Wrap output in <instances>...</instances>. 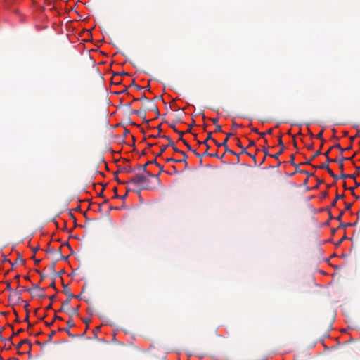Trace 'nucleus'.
I'll use <instances>...</instances> for the list:
<instances>
[{
	"mask_svg": "<svg viewBox=\"0 0 360 360\" xmlns=\"http://www.w3.org/2000/svg\"><path fill=\"white\" fill-rule=\"evenodd\" d=\"M26 290L25 289H22V290H18V288H16L15 290H14L13 291V294H11L10 296H9V299L12 297H17V300H21V297H20V295H22V293ZM28 292H31V289H27V290Z\"/></svg>",
	"mask_w": 360,
	"mask_h": 360,
	"instance_id": "obj_11",
	"label": "nucleus"
},
{
	"mask_svg": "<svg viewBox=\"0 0 360 360\" xmlns=\"http://www.w3.org/2000/svg\"><path fill=\"white\" fill-rule=\"evenodd\" d=\"M23 329L22 328H20L19 329L16 333H13V335L15 336V335H18V334H20V333L23 332Z\"/></svg>",
	"mask_w": 360,
	"mask_h": 360,
	"instance_id": "obj_50",
	"label": "nucleus"
},
{
	"mask_svg": "<svg viewBox=\"0 0 360 360\" xmlns=\"http://www.w3.org/2000/svg\"><path fill=\"white\" fill-rule=\"evenodd\" d=\"M151 164H155L157 166H160V164L158 163L156 159H154L151 161L146 162V164H144V165H138L137 168L142 170L143 172H147V166H148L149 165H151Z\"/></svg>",
	"mask_w": 360,
	"mask_h": 360,
	"instance_id": "obj_10",
	"label": "nucleus"
},
{
	"mask_svg": "<svg viewBox=\"0 0 360 360\" xmlns=\"http://www.w3.org/2000/svg\"><path fill=\"white\" fill-rule=\"evenodd\" d=\"M343 214H344V211L340 212V214L337 217H335V219L338 221H341Z\"/></svg>",
	"mask_w": 360,
	"mask_h": 360,
	"instance_id": "obj_44",
	"label": "nucleus"
},
{
	"mask_svg": "<svg viewBox=\"0 0 360 360\" xmlns=\"http://www.w3.org/2000/svg\"><path fill=\"white\" fill-rule=\"evenodd\" d=\"M323 180L317 179V184H316V186H315V188H318V187H319V186L320 184H323Z\"/></svg>",
	"mask_w": 360,
	"mask_h": 360,
	"instance_id": "obj_46",
	"label": "nucleus"
},
{
	"mask_svg": "<svg viewBox=\"0 0 360 360\" xmlns=\"http://www.w3.org/2000/svg\"><path fill=\"white\" fill-rule=\"evenodd\" d=\"M356 224V222H355L354 224H352V223H347V224L340 223V224L338 228H340V227L345 228L347 226H354Z\"/></svg>",
	"mask_w": 360,
	"mask_h": 360,
	"instance_id": "obj_32",
	"label": "nucleus"
},
{
	"mask_svg": "<svg viewBox=\"0 0 360 360\" xmlns=\"http://www.w3.org/2000/svg\"><path fill=\"white\" fill-rule=\"evenodd\" d=\"M328 163L329 162H327V163H322L319 166H314V167L319 168L321 169H326L327 171H328L329 169H330L329 167Z\"/></svg>",
	"mask_w": 360,
	"mask_h": 360,
	"instance_id": "obj_21",
	"label": "nucleus"
},
{
	"mask_svg": "<svg viewBox=\"0 0 360 360\" xmlns=\"http://www.w3.org/2000/svg\"><path fill=\"white\" fill-rule=\"evenodd\" d=\"M115 180H116V181H117V182L118 184H127V181H126V182L121 181L118 179V177H117H117H115Z\"/></svg>",
	"mask_w": 360,
	"mask_h": 360,
	"instance_id": "obj_52",
	"label": "nucleus"
},
{
	"mask_svg": "<svg viewBox=\"0 0 360 360\" xmlns=\"http://www.w3.org/2000/svg\"><path fill=\"white\" fill-rule=\"evenodd\" d=\"M148 182L149 179L148 176L141 174H136L133 177L127 181V184H131L136 186L142 185V187L139 190V193L141 190L149 188V186L146 185Z\"/></svg>",
	"mask_w": 360,
	"mask_h": 360,
	"instance_id": "obj_1",
	"label": "nucleus"
},
{
	"mask_svg": "<svg viewBox=\"0 0 360 360\" xmlns=\"http://www.w3.org/2000/svg\"><path fill=\"white\" fill-rule=\"evenodd\" d=\"M307 148L309 150H312L314 147H313V143H311V144H309L307 146Z\"/></svg>",
	"mask_w": 360,
	"mask_h": 360,
	"instance_id": "obj_55",
	"label": "nucleus"
},
{
	"mask_svg": "<svg viewBox=\"0 0 360 360\" xmlns=\"http://www.w3.org/2000/svg\"><path fill=\"white\" fill-rule=\"evenodd\" d=\"M211 120L214 125H217L218 118H212Z\"/></svg>",
	"mask_w": 360,
	"mask_h": 360,
	"instance_id": "obj_54",
	"label": "nucleus"
},
{
	"mask_svg": "<svg viewBox=\"0 0 360 360\" xmlns=\"http://www.w3.org/2000/svg\"><path fill=\"white\" fill-rule=\"evenodd\" d=\"M193 125H195V120H193L192 124L189 125V128H188V129L187 130V132H190V131H191V128H192V127H193Z\"/></svg>",
	"mask_w": 360,
	"mask_h": 360,
	"instance_id": "obj_53",
	"label": "nucleus"
},
{
	"mask_svg": "<svg viewBox=\"0 0 360 360\" xmlns=\"http://www.w3.org/2000/svg\"><path fill=\"white\" fill-rule=\"evenodd\" d=\"M330 152V149H328L326 152H325L323 153V155L326 158L327 162H338L339 168H340V171L342 172V173H343V170H344L343 162L345 160H352L353 158V156L351 158H344L342 156L340 159H338V158L331 159L328 156V154Z\"/></svg>",
	"mask_w": 360,
	"mask_h": 360,
	"instance_id": "obj_3",
	"label": "nucleus"
},
{
	"mask_svg": "<svg viewBox=\"0 0 360 360\" xmlns=\"http://www.w3.org/2000/svg\"><path fill=\"white\" fill-rule=\"evenodd\" d=\"M113 191L115 192V195H114V198H120V195L117 194V188L116 187H115L113 188Z\"/></svg>",
	"mask_w": 360,
	"mask_h": 360,
	"instance_id": "obj_45",
	"label": "nucleus"
},
{
	"mask_svg": "<svg viewBox=\"0 0 360 360\" xmlns=\"http://www.w3.org/2000/svg\"><path fill=\"white\" fill-rule=\"evenodd\" d=\"M32 296L34 297L41 298V299H44L46 297V295L44 294V292H39L37 290H36L33 294H32Z\"/></svg>",
	"mask_w": 360,
	"mask_h": 360,
	"instance_id": "obj_19",
	"label": "nucleus"
},
{
	"mask_svg": "<svg viewBox=\"0 0 360 360\" xmlns=\"http://www.w3.org/2000/svg\"><path fill=\"white\" fill-rule=\"evenodd\" d=\"M6 290H8V291H9V292H11V294H13V291L14 290H12V288H11V283H10V281H7L6 282Z\"/></svg>",
	"mask_w": 360,
	"mask_h": 360,
	"instance_id": "obj_34",
	"label": "nucleus"
},
{
	"mask_svg": "<svg viewBox=\"0 0 360 360\" xmlns=\"http://www.w3.org/2000/svg\"><path fill=\"white\" fill-rule=\"evenodd\" d=\"M162 139H167V140L168 141V144L167 145V147H168V146H171V147H172V148H173V149H174V148H176V147L174 146V143L173 141H172V140L169 136H166V135H163V136H162Z\"/></svg>",
	"mask_w": 360,
	"mask_h": 360,
	"instance_id": "obj_20",
	"label": "nucleus"
},
{
	"mask_svg": "<svg viewBox=\"0 0 360 360\" xmlns=\"http://www.w3.org/2000/svg\"><path fill=\"white\" fill-rule=\"evenodd\" d=\"M32 259L34 260L35 264H38L41 262L40 259H37L34 255L32 257Z\"/></svg>",
	"mask_w": 360,
	"mask_h": 360,
	"instance_id": "obj_48",
	"label": "nucleus"
},
{
	"mask_svg": "<svg viewBox=\"0 0 360 360\" xmlns=\"http://www.w3.org/2000/svg\"><path fill=\"white\" fill-rule=\"evenodd\" d=\"M56 297V295H53L50 296L49 299H50V300L52 302H53L55 300Z\"/></svg>",
	"mask_w": 360,
	"mask_h": 360,
	"instance_id": "obj_59",
	"label": "nucleus"
},
{
	"mask_svg": "<svg viewBox=\"0 0 360 360\" xmlns=\"http://www.w3.org/2000/svg\"><path fill=\"white\" fill-rule=\"evenodd\" d=\"M75 326V323L73 322V321L72 319H69L68 321H67V328H59V330H62V331H65L67 333V334L71 337V338H75L76 337L77 335H73L72 333H70V328H72Z\"/></svg>",
	"mask_w": 360,
	"mask_h": 360,
	"instance_id": "obj_8",
	"label": "nucleus"
},
{
	"mask_svg": "<svg viewBox=\"0 0 360 360\" xmlns=\"http://www.w3.org/2000/svg\"><path fill=\"white\" fill-rule=\"evenodd\" d=\"M146 100H148L145 94H143L141 98H135L133 99V101H144V103H146Z\"/></svg>",
	"mask_w": 360,
	"mask_h": 360,
	"instance_id": "obj_26",
	"label": "nucleus"
},
{
	"mask_svg": "<svg viewBox=\"0 0 360 360\" xmlns=\"http://www.w3.org/2000/svg\"><path fill=\"white\" fill-rule=\"evenodd\" d=\"M208 140H212L214 142V141H215V140L212 138V132H209V133L207 134V139H206L205 141H202V143H203V145H205V146H206V150H207V152H208V150H209V148H210V146H209V145H208V143H207Z\"/></svg>",
	"mask_w": 360,
	"mask_h": 360,
	"instance_id": "obj_16",
	"label": "nucleus"
},
{
	"mask_svg": "<svg viewBox=\"0 0 360 360\" xmlns=\"http://www.w3.org/2000/svg\"><path fill=\"white\" fill-rule=\"evenodd\" d=\"M352 204L350 202H345V210H349L352 207Z\"/></svg>",
	"mask_w": 360,
	"mask_h": 360,
	"instance_id": "obj_40",
	"label": "nucleus"
},
{
	"mask_svg": "<svg viewBox=\"0 0 360 360\" xmlns=\"http://www.w3.org/2000/svg\"><path fill=\"white\" fill-rule=\"evenodd\" d=\"M39 248L38 247L33 248H32V252H34V254H35L39 250Z\"/></svg>",
	"mask_w": 360,
	"mask_h": 360,
	"instance_id": "obj_64",
	"label": "nucleus"
},
{
	"mask_svg": "<svg viewBox=\"0 0 360 360\" xmlns=\"http://www.w3.org/2000/svg\"><path fill=\"white\" fill-rule=\"evenodd\" d=\"M273 131V129H269L266 132H261L259 135L261 137L264 138L266 134H271Z\"/></svg>",
	"mask_w": 360,
	"mask_h": 360,
	"instance_id": "obj_30",
	"label": "nucleus"
},
{
	"mask_svg": "<svg viewBox=\"0 0 360 360\" xmlns=\"http://www.w3.org/2000/svg\"><path fill=\"white\" fill-rule=\"evenodd\" d=\"M328 172L335 180H338L340 178L338 175L335 174L331 169H329Z\"/></svg>",
	"mask_w": 360,
	"mask_h": 360,
	"instance_id": "obj_33",
	"label": "nucleus"
},
{
	"mask_svg": "<svg viewBox=\"0 0 360 360\" xmlns=\"http://www.w3.org/2000/svg\"><path fill=\"white\" fill-rule=\"evenodd\" d=\"M49 287L51 288H56V284H55L54 278H53V281H52L51 283L49 285Z\"/></svg>",
	"mask_w": 360,
	"mask_h": 360,
	"instance_id": "obj_49",
	"label": "nucleus"
},
{
	"mask_svg": "<svg viewBox=\"0 0 360 360\" xmlns=\"http://www.w3.org/2000/svg\"><path fill=\"white\" fill-rule=\"evenodd\" d=\"M255 141H252V140H250L248 146H249V147H250V146H255Z\"/></svg>",
	"mask_w": 360,
	"mask_h": 360,
	"instance_id": "obj_58",
	"label": "nucleus"
},
{
	"mask_svg": "<svg viewBox=\"0 0 360 360\" xmlns=\"http://www.w3.org/2000/svg\"><path fill=\"white\" fill-rule=\"evenodd\" d=\"M32 289L34 290L35 291L37 290L39 292H45V288H40L38 284H32Z\"/></svg>",
	"mask_w": 360,
	"mask_h": 360,
	"instance_id": "obj_24",
	"label": "nucleus"
},
{
	"mask_svg": "<svg viewBox=\"0 0 360 360\" xmlns=\"http://www.w3.org/2000/svg\"><path fill=\"white\" fill-rule=\"evenodd\" d=\"M334 148L339 149L341 151V153H343L345 150V149L342 148L339 143L334 145L333 146L330 147L329 149H330V150H331Z\"/></svg>",
	"mask_w": 360,
	"mask_h": 360,
	"instance_id": "obj_31",
	"label": "nucleus"
},
{
	"mask_svg": "<svg viewBox=\"0 0 360 360\" xmlns=\"http://www.w3.org/2000/svg\"><path fill=\"white\" fill-rule=\"evenodd\" d=\"M233 135V134L232 133H227L226 137L222 143H218L217 141H214V143H215L216 146L218 147H221V146L224 147L225 148V153H229L232 155H236V153L234 151H233L232 150L229 148V146L227 145L229 139L230 137H231Z\"/></svg>",
	"mask_w": 360,
	"mask_h": 360,
	"instance_id": "obj_7",
	"label": "nucleus"
},
{
	"mask_svg": "<svg viewBox=\"0 0 360 360\" xmlns=\"http://www.w3.org/2000/svg\"><path fill=\"white\" fill-rule=\"evenodd\" d=\"M323 131L321 130L319 134H317L316 135V138L318 139H320L321 141H323Z\"/></svg>",
	"mask_w": 360,
	"mask_h": 360,
	"instance_id": "obj_35",
	"label": "nucleus"
},
{
	"mask_svg": "<svg viewBox=\"0 0 360 360\" xmlns=\"http://www.w3.org/2000/svg\"><path fill=\"white\" fill-rule=\"evenodd\" d=\"M146 174V176H148V178L149 179V177H154L155 175L153 174L150 172L148 171L147 172H144Z\"/></svg>",
	"mask_w": 360,
	"mask_h": 360,
	"instance_id": "obj_43",
	"label": "nucleus"
},
{
	"mask_svg": "<svg viewBox=\"0 0 360 360\" xmlns=\"http://www.w3.org/2000/svg\"><path fill=\"white\" fill-rule=\"evenodd\" d=\"M300 173L307 174L308 176V177L312 176L314 175V174L309 173L307 170H302V171H300Z\"/></svg>",
	"mask_w": 360,
	"mask_h": 360,
	"instance_id": "obj_38",
	"label": "nucleus"
},
{
	"mask_svg": "<svg viewBox=\"0 0 360 360\" xmlns=\"http://www.w3.org/2000/svg\"><path fill=\"white\" fill-rule=\"evenodd\" d=\"M70 301H71V300L66 299V300H65L62 303L61 307L60 308L58 311L59 312H66L67 309L69 308V305H70Z\"/></svg>",
	"mask_w": 360,
	"mask_h": 360,
	"instance_id": "obj_13",
	"label": "nucleus"
},
{
	"mask_svg": "<svg viewBox=\"0 0 360 360\" xmlns=\"http://www.w3.org/2000/svg\"><path fill=\"white\" fill-rule=\"evenodd\" d=\"M58 257L60 259H67V257H64L63 255H62V252H61V249L59 248L58 250Z\"/></svg>",
	"mask_w": 360,
	"mask_h": 360,
	"instance_id": "obj_36",
	"label": "nucleus"
},
{
	"mask_svg": "<svg viewBox=\"0 0 360 360\" xmlns=\"http://www.w3.org/2000/svg\"><path fill=\"white\" fill-rule=\"evenodd\" d=\"M30 342L27 339L22 340L17 345L16 349H20L24 344H30Z\"/></svg>",
	"mask_w": 360,
	"mask_h": 360,
	"instance_id": "obj_22",
	"label": "nucleus"
},
{
	"mask_svg": "<svg viewBox=\"0 0 360 360\" xmlns=\"http://www.w3.org/2000/svg\"><path fill=\"white\" fill-rule=\"evenodd\" d=\"M295 167V172H300L302 169L299 168V165L295 164V165H293Z\"/></svg>",
	"mask_w": 360,
	"mask_h": 360,
	"instance_id": "obj_51",
	"label": "nucleus"
},
{
	"mask_svg": "<svg viewBox=\"0 0 360 360\" xmlns=\"http://www.w3.org/2000/svg\"><path fill=\"white\" fill-rule=\"evenodd\" d=\"M295 155L294 154H292L290 155V163L291 165H295Z\"/></svg>",
	"mask_w": 360,
	"mask_h": 360,
	"instance_id": "obj_37",
	"label": "nucleus"
},
{
	"mask_svg": "<svg viewBox=\"0 0 360 360\" xmlns=\"http://www.w3.org/2000/svg\"><path fill=\"white\" fill-rule=\"evenodd\" d=\"M321 154V148H319L318 150H316L315 152V153H312V156L311 157V158L309 160L306 161L305 162L301 163V165H311V160H313L314 158H316Z\"/></svg>",
	"mask_w": 360,
	"mask_h": 360,
	"instance_id": "obj_14",
	"label": "nucleus"
},
{
	"mask_svg": "<svg viewBox=\"0 0 360 360\" xmlns=\"http://www.w3.org/2000/svg\"><path fill=\"white\" fill-rule=\"evenodd\" d=\"M248 155H250L251 157V158H252L255 161V164L256 165V155H251L250 153L248 154Z\"/></svg>",
	"mask_w": 360,
	"mask_h": 360,
	"instance_id": "obj_57",
	"label": "nucleus"
},
{
	"mask_svg": "<svg viewBox=\"0 0 360 360\" xmlns=\"http://www.w3.org/2000/svg\"><path fill=\"white\" fill-rule=\"evenodd\" d=\"M278 146L281 147V149L280 150L274 154V155H270V156H271L272 158H275V159H278L279 156L283 153V152L284 151L285 148V146L283 142V140H282V136H280L278 137ZM263 151L264 153V156H266V155H269V151H268V149L266 148H264L263 149Z\"/></svg>",
	"mask_w": 360,
	"mask_h": 360,
	"instance_id": "obj_5",
	"label": "nucleus"
},
{
	"mask_svg": "<svg viewBox=\"0 0 360 360\" xmlns=\"http://www.w3.org/2000/svg\"><path fill=\"white\" fill-rule=\"evenodd\" d=\"M127 196V193H125V194H124V195H120V198H120L121 200H125V199H126Z\"/></svg>",
	"mask_w": 360,
	"mask_h": 360,
	"instance_id": "obj_60",
	"label": "nucleus"
},
{
	"mask_svg": "<svg viewBox=\"0 0 360 360\" xmlns=\"http://www.w3.org/2000/svg\"><path fill=\"white\" fill-rule=\"evenodd\" d=\"M347 239V236L345 235L336 244V245H340L343 240Z\"/></svg>",
	"mask_w": 360,
	"mask_h": 360,
	"instance_id": "obj_42",
	"label": "nucleus"
},
{
	"mask_svg": "<svg viewBox=\"0 0 360 360\" xmlns=\"http://www.w3.org/2000/svg\"><path fill=\"white\" fill-rule=\"evenodd\" d=\"M162 136H161L160 134V132L158 134H155V135H152L151 137H153V138H162Z\"/></svg>",
	"mask_w": 360,
	"mask_h": 360,
	"instance_id": "obj_61",
	"label": "nucleus"
},
{
	"mask_svg": "<svg viewBox=\"0 0 360 360\" xmlns=\"http://www.w3.org/2000/svg\"><path fill=\"white\" fill-rule=\"evenodd\" d=\"M131 114H135V115H138L139 117H141L143 120V121H145L146 122H147V123L149 122V120L146 119V112L143 106L139 110H132L131 112Z\"/></svg>",
	"mask_w": 360,
	"mask_h": 360,
	"instance_id": "obj_9",
	"label": "nucleus"
},
{
	"mask_svg": "<svg viewBox=\"0 0 360 360\" xmlns=\"http://www.w3.org/2000/svg\"><path fill=\"white\" fill-rule=\"evenodd\" d=\"M169 126L171 128H172V129H174V131L176 133H177V134H179V141H182V142H183V143L186 146L187 148H188L190 151L193 152V153L195 154V155H196L197 157H198V158H200V159H202V155H201V154H200V153H198V152H196V150H193V149L191 148V146L187 143V140H185V139L183 138V136H184V133H185V132L181 131H179V130L176 128V127H175V125H174V124H169Z\"/></svg>",
	"mask_w": 360,
	"mask_h": 360,
	"instance_id": "obj_2",
	"label": "nucleus"
},
{
	"mask_svg": "<svg viewBox=\"0 0 360 360\" xmlns=\"http://www.w3.org/2000/svg\"><path fill=\"white\" fill-rule=\"evenodd\" d=\"M167 146H162L160 152L156 155V157L160 156L167 149Z\"/></svg>",
	"mask_w": 360,
	"mask_h": 360,
	"instance_id": "obj_29",
	"label": "nucleus"
},
{
	"mask_svg": "<svg viewBox=\"0 0 360 360\" xmlns=\"http://www.w3.org/2000/svg\"><path fill=\"white\" fill-rule=\"evenodd\" d=\"M344 197V194H337L335 199L338 201L340 199H342Z\"/></svg>",
	"mask_w": 360,
	"mask_h": 360,
	"instance_id": "obj_41",
	"label": "nucleus"
},
{
	"mask_svg": "<svg viewBox=\"0 0 360 360\" xmlns=\"http://www.w3.org/2000/svg\"><path fill=\"white\" fill-rule=\"evenodd\" d=\"M57 262V260L56 261H54L53 262H51L48 266V269L49 271L53 274H56L57 273L56 272V270H55V266H56V264Z\"/></svg>",
	"mask_w": 360,
	"mask_h": 360,
	"instance_id": "obj_18",
	"label": "nucleus"
},
{
	"mask_svg": "<svg viewBox=\"0 0 360 360\" xmlns=\"http://www.w3.org/2000/svg\"><path fill=\"white\" fill-rule=\"evenodd\" d=\"M242 127L241 124H238L236 123L235 122H233L232 124L233 128H237V127Z\"/></svg>",
	"mask_w": 360,
	"mask_h": 360,
	"instance_id": "obj_47",
	"label": "nucleus"
},
{
	"mask_svg": "<svg viewBox=\"0 0 360 360\" xmlns=\"http://www.w3.org/2000/svg\"><path fill=\"white\" fill-rule=\"evenodd\" d=\"M252 131H253L254 133H256V134H259L260 133V132H259L258 129H257V128H252Z\"/></svg>",
	"mask_w": 360,
	"mask_h": 360,
	"instance_id": "obj_63",
	"label": "nucleus"
},
{
	"mask_svg": "<svg viewBox=\"0 0 360 360\" xmlns=\"http://www.w3.org/2000/svg\"><path fill=\"white\" fill-rule=\"evenodd\" d=\"M340 178L343 179H347V178L355 179V175L354 174H346L342 173Z\"/></svg>",
	"mask_w": 360,
	"mask_h": 360,
	"instance_id": "obj_27",
	"label": "nucleus"
},
{
	"mask_svg": "<svg viewBox=\"0 0 360 360\" xmlns=\"http://www.w3.org/2000/svg\"><path fill=\"white\" fill-rule=\"evenodd\" d=\"M55 334H56V331L52 330V331L49 334V339H48V340L45 342V344L51 342V339H52V338L55 335Z\"/></svg>",
	"mask_w": 360,
	"mask_h": 360,
	"instance_id": "obj_28",
	"label": "nucleus"
},
{
	"mask_svg": "<svg viewBox=\"0 0 360 360\" xmlns=\"http://www.w3.org/2000/svg\"><path fill=\"white\" fill-rule=\"evenodd\" d=\"M28 307H29V304L27 302H26V304L25 305V309L26 311V314H27V311H29Z\"/></svg>",
	"mask_w": 360,
	"mask_h": 360,
	"instance_id": "obj_62",
	"label": "nucleus"
},
{
	"mask_svg": "<svg viewBox=\"0 0 360 360\" xmlns=\"http://www.w3.org/2000/svg\"><path fill=\"white\" fill-rule=\"evenodd\" d=\"M224 155H225V153H224L221 156H220V157H219V154H217V153H209L208 152H207V150H205V151L204 152V153H203V154H202L201 155H202V156H204V155H209V156H210V157H215V158H219V159H222V158H224Z\"/></svg>",
	"mask_w": 360,
	"mask_h": 360,
	"instance_id": "obj_17",
	"label": "nucleus"
},
{
	"mask_svg": "<svg viewBox=\"0 0 360 360\" xmlns=\"http://www.w3.org/2000/svg\"><path fill=\"white\" fill-rule=\"evenodd\" d=\"M216 127H215V131L216 132H221L222 131V128H221V125H215Z\"/></svg>",
	"mask_w": 360,
	"mask_h": 360,
	"instance_id": "obj_39",
	"label": "nucleus"
},
{
	"mask_svg": "<svg viewBox=\"0 0 360 360\" xmlns=\"http://www.w3.org/2000/svg\"><path fill=\"white\" fill-rule=\"evenodd\" d=\"M38 273H39V275H40L41 280H44V278H46V276L44 275L41 272L38 271Z\"/></svg>",
	"mask_w": 360,
	"mask_h": 360,
	"instance_id": "obj_56",
	"label": "nucleus"
},
{
	"mask_svg": "<svg viewBox=\"0 0 360 360\" xmlns=\"http://www.w3.org/2000/svg\"><path fill=\"white\" fill-rule=\"evenodd\" d=\"M79 306L76 307H69L67 309L66 313L70 316H73L75 315L78 314Z\"/></svg>",
	"mask_w": 360,
	"mask_h": 360,
	"instance_id": "obj_12",
	"label": "nucleus"
},
{
	"mask_svg": "<svg viewBox=\"0 0 360 360\" xmlns=\"http://www.w3.org/2000/svg\"><path fill=\"white\" fill-rule=\"evenodd\" d=\"M143 106L146 110L147 111H155L156 113V117H158L160 116V112L159 110L156 105V104L150 100H146V103H143Z\"/></svg>",
	"mask_w": 360,
	"mask_h": 360,
	"instance_id": "obj_6",
	"label": "nucleus"
},
{
	"mask_svg": "<svg viewBox=\"0 0 360 360\" xmlns=\"http://www.w3.org/2000/svg\"><path fill=\"white\" fill-rule=\"evenodd\" d=\"M121 172H124L127 173H132V172H134V169L130 166H126L121 169Z\"/></svg>",
	"mask_w": 360,
	"mask_h": 360,
	"instance_id": "obj_23",
	"label": "nucleus"
},
{
	"mask_svg": "<svg viewBox=\"0 0 360 360\" xmlns=\"http://www.w3.org/2000/svg\"><path fill=\"white\" fill-rule=\"evenodd\" d=\"M174 150L176 153H181L183 155V158L181 160H176V159H174L172 158H169L166 159V161L167 162H184V169H187L188 167V164L186 160L188 158L187 154L184 151H182L177 148H174Z\"/></svg>",
	"mask_w": 360,
	"mask_h": 360,
	"instance_id": "obj_4",
	"label": "nucleus"
},
{
	"mask_svg": "<svg viewBox=\"0 0 360 360\" xmlns=\"http://www.w3.org/2000/svg\"><path fill=\"white\" fill-rule=\"evenodd\" d=\"M17 262H20V263H22V264H25V260L23 259L22 256L20 254H18L15 263H17Z\"/></svg>",
	"mask_w": 360,
	"mask_h": 360,
	"instance_id": "obj_25",
	"label": "nucleus"
},
{
	"mask_svg": "<svg viewBox=\"0 0 360 360\" xmlns=\"http://www.w3.org/2000/svg\"><path fill=\"white\" fill-rule=\"evenodd\" d=\"M64 288V293L67 295V299L72 300V298L75 297V295L71 292L70 290L68 288V285H63Z\"/></svg>",
	"mask_w": 360,
	"mask_h": 360,
	"instance_id": "obj_15",
	"label": "nucleus"
}]
</instances>
